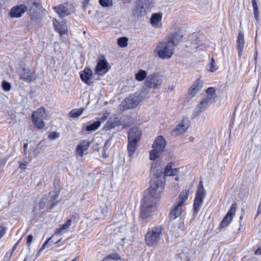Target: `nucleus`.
Instances as JSON below:
<instances>
[{"label":"nucleus","mask_w":261,"mask_h":261,"mask_svg":"<svg viewBox=\"0 0 261 261\" xmlns=\"http://www.w3.org/2000/svg\"><path fill=\"white\" fill-rule=\"evenodd\" d=\"M178 171V168H172L171 163L166 166L164 173L162 168L157 167L156 164H152L151 172L153 175L150 180L148 192L144 195L141 201L140 218L142 220L147 221L156 211L160 194L164 188L165 176H174Z\"/></svg>","instance_id":"obj_1"},{"label":"nucleus","mask_w":261,"mask_h":261,"mask_svg":"<svg viewBox=\"0 0 261 261\" xmlns=\"http://www.w3.org/2000/svg\"><path fill=\"white\" fill-rule=\"evenodd\" d=\"M57 197V195L55 196L54 198L42 197L33 208L32 213L34 218H40L47 212L49 209L53 208L56 204V202H55V200Z\"/></svg>","instance_id":"obj_2"},{"label":"nucleus","mask_w":261,"mask_h":261,"mask_svg":"<svg viewBox=\"0 0 261 261\" xmlns=\"http://www.w3.org/2000/svg\"><path fill=\"white\" fill-rule=\"evenodd\" d=\"M164 228L161 225L149 228L145 236V242L149 247H155L161 241Z\"/></svg>","instance_id":"obj_3"},{"label":"nucleus","mask_w":261,"mask_h":261,"mask_svg":"<svg viewBox=\"0 0 261 261\" xmlns=\"http://www.w3.org/2000/svg\"><path fill=\"white\" fill-rule=\"evenodd\" d=\"M154 4V0H137L133 13L138 17L144 16L150 11Z\"/></svg>","instance_id":"obj_4"},{"label":"nucleus","mask_w":261,"mask_h":261,"mask_svg":"<svg viewBox=\"0 0 261 261\" xmlns=\"http://www.w3.org/2000/svg\"><path fill=\"white\" fill-rule=\"evenodd\" d=\"M154 52L162 59H169L173 54V47L172 44L168 41L160 42L158 43Z\"/></svg>","instance_id":"obj_5"},{"label":"nucleus","mask_w":261,"mask_h":261,"mask_svg":"<svg viewBox=\"0 0 261 261\" xmlns=\"http://www.w3.org/2000/svg\"><path fill=\"white\" fill-rule=\"evenodd\" d=\"M166 143L164 137L158 136L154 141L152 145L153 150L150 151V159L155 160L159 157V155L164 150Z\"/></svg>","instance_id":"obj_6"},{"label":"nucleus","mask_w":261,"mask_h":261,"mask_svg":"<svg viewBox=\"0 0 261 261\" xmlns=\"http://www.w3.org/2000/svg\"><path fill=\"white\" fill-rule=\"evenodd\" d=\"M206 196L205 190L202 185V181H200L196 193V196L193 203L194 214H197L200 207L203 203V200Z\"/></svg>","instance_id":"obj_7"},{"label":"nucleus","mask_w":261,"mask_h":261,"mask_svg":"<svg viewBox=\"0 0 261 261\" xmlns=\"http://www.w3.org/2000/svg\"><path fill=\"white\" fill-rule=\"evenodd\" d=\"M46 117V114L44 108H40L33 113L32 118L33 124L38 129H41L45 126L43 119Z\"/></svg>","instance_id":"obj_8"},{"label":"nucleus","mask_w":261,"mask_h":261,"mask_svg":"<svg viewBox=\"0 0 261 261\" xmlns=\"http://www.w3.org/2000/svg\"><path fill=\"white\" fill-rule=\"evenodd\" d=\"M140 101L137 94L130 95L125 98L120 105V110L132 109L137 107Z\"/></svg>","instance_id":"obj_9"},{"label":"nucleus","mask_w":261,"mask_h":261,"mask_svg":"<svg viewBox=\"0 0 261 261\" xmlns=\"http://www.w3.org/2000/svg\"><path fill=\"white\" fill-rule=\"evenodd\" d=\"M41 7L40 0H35V1L33 2L29 12L32 20L34 21H37L40 19Z\"/></svg>","instance_id":"obj_10"},{"label":"nucleus","mask_w":261,"mask_h":261,"mask_svg":"<svg viewBox=\"0 0 261 261\" xmlns=\"http://www.w3.org/2000/svg\"><path fill=\"white\" fill-rule=\"evenodd\" d=\"M162 83V80L158 75L152 74L147 76L144 84L148 88L158 89Z\"/></svg>","instance_id":"obj_11"},{"label":"nucleus","mask_w":261,"mask_h":261,"mask_svg":"<svg viewBox=\"0 0 261 261\" xmlns=\"http://www.w3.org/2000/svg\"><path fill=\"white\" fill-rule=\"evenodd\" d=\"M122 125L123 127H128L132 125L131 123L128 124L122 123L119 118L118 115H114L112 116L105 125V128L109 130L115 128L116 126Z\"/></svg>","instance_id":"obj_12"},{"label":"nucleus","mask_w":261,"mask_h":261,"mask_svg":"<svg viewBox=\"0 0 261 261\" xmlns=\"http://www.w3.org/2000/svg\"><path fill=\"white\" fill-rule=\"evenodd\" d=\"M237 207V205L236 202L232 204L230 209L227 212L225 216L222 219V221L220 224V228L225 227L231 221L233 216L236 214Z\"/></svg>","instance_id":"obj_13"},{"label":"nucleus","mask_w":261,"mask_h":261,"mask_svg":"<svg viewBox=\"0 0 261 261\" xmlns=\"http://www.w3.org/2000/svg\"><path fill=\"white\" fill-rule=\"evenodd\" d=\"M54 9L61 17L69 15L73 11L72 5L68 3H65L59 6L55 7Z\"/></svg>","instance_id":"obj_14"},{"label":"nucleus","mask_w":261,"mask_h":261,"mask_svg":"<svg viewBox=\"0 0 261 261\" xmlns=\"http://www.w3.org/2000/svg\"><path fill=\"white\" fill-rule=\"evenodd\" d=\"M134 231V228H133L132 225L128 224L125 226H121L119 228L117 236H120V239L122 241L127 239V238L133 236Z\"/></svg>","instance_id":"obj_15"},{"label":"nucleus","mask_w":261,"mask_h":261,"mask_svg":"<svg viewBox=\"0 0 261 261\" xmlns=\"http://www.w3.org/2000/svg\"><path fill=\"white\" fill-rule=\"evenodd\" d=\"M213 102V98L206 97L195 107L194 110L195 115H199L208 107L210 104Z\"/></svg>","instance_id":"obj_16"},{"label":"nucleus","mask_w":261,"mask_h":261,"mask_svg":"<svg viewBox=\"0 0 261 261\" xmlns=\"http://www.w3.org/2000/svg\"><path fill=\"white\" fill-rule=\"evenodd\" d=\"M35 71L28 67H23L20 74V78L24 81L31 82L36 79Z\"/></svg>","instance_id":"obj_17"},{"label":"nucleus","mask_w":261,"mask_h":261,"mask_svg":"<svg viewBox=\"0 0 261 261\" xmlns=\"http://www.w3.org/2000/svg\"><path fill=\"white\" fill-rule=\"evenodd\" d=\"M28 8L24 5H20L13 7L10 11V16L11 17H20L27 11Z\"/></svg>","instance_id":"obj_18"},{"label":"nucleus","mask_w":261,"mask_h":261,"mask_svg":"<svg viewBox=\"0 0 261 261\" xmlns=\"http://www.w3.org/2000/svg\"><path fill=\"white\" fill-rule=\"evenodd\" d=\"M109 63L105 59L104 56L101 57V59H98L97 64L95 68V72L99 74L100 72L106 73L108 72L109 68H108Z\"/></svg>","instance_id":"obj_19"},{"label":"nucleus","mask_w":261,"mask_h":261,"mask_svg":"<svg viewBox=\"0 0 261 261\" xmlns=\"http://www.w3.org/2000/svg\"><path fill=\"white\" fill-rule=\"evenodd\" d=\"M141 131L139 128H132L128 134V141L138 143L141 138Z\"/></svg>","instance_id":"obj_20"},{"label":"nucleus","mask_w":261,"mask_h":261,"mask_svg":"<svg viewBox=\"0 0 261 261\" xmlns=\"http://www.w3.org/2000/svg\"><path fill=\"white\" fill-rule=\"evenodd\" d=\"M203 82L200 79H198L190 87L188 93L191 97H194L202 88Z\"/></svg>","instance_id":"obj_21"},{"label":"nucleus","mask_w":261,"mask_h":261,"mask_svg":"<svg viewBox=\"0 0 261 261\" xmlns=\"http://www.w3.org/2000/svg\"><path fill=\"white\" fill-rule=\"evenodd\" d=\"M188 127V121H187L186 122L185 120H184L180 123L177 125L176 127L172 130V133L173 135H178L180 134L186 132Z\"/></svg>","instance_id":"obj_22"},{"label":"nucleus","mask_w":261,"mask_h":261,"mask_svg":"<svg viewBox=\"0 0 261 261\" xmlns=\"http://www.w3.org/2000/svg\"><path fill=\"white\" fill-rule=\"evenodd\" d=\"M244 36V33L242 31H240L237 41V48L238 52V56L240 58L242 57V51L245 43Z\"/></svg>","instance_id":"obj_23"},{"label":"nucleus","mask_w":261,"mask_h":261,"mask_svg":"<svg viewBox=\"0 0 261 261\" xmlns=\"http://www.w3.org/2000/svg\"><path fill=\"white\" fill-rule=\"evenodd\" d=\"M183 34L181 31L178 30L174 33L171 38L169 39L167 41L169 43L172 44V46L173 47L174 46L177 45L180 41L181 40Z\"/></svg>","instance_id":"obj_24"},{"label":"nucleus","mask_w":261,"mask_h":261,"mask_svg":"<svg viewBox=\"0 0 261 261\" xmlns=\"http://www.w3.org/2000/svg\"><path fill=\"white\" fill-rule=\"evenodd\" d=\"M90 142L87 140L81 142L76 147V152L81 156H83V153L88 149Z\"/></svg>","instance_id":"obj_25"},{"label":"nucleus","mask_w":261,"mask_h":261,"mask_svg":"<svg viewBox=\"0 0 261 261\" xmlns=\"http://www.w3.org/2000/svg\"><path fill=\"white\" fill-rule=\"evenodd\" d=\"M92 70L90 68H86L80 73L81 79L85 84L90 85L91 83L89 80L92 76Z\"/></svg>","instance_id":"obj_26"},{"label":"nucleus","mask_w":261,"mask_h":261,"mask_svg":"<svg viewBox=\"0 0 261 261\" xmlns=\"http://www.w3.org/2000/svg\"><path fill=\"white\" fill-rule=\"evenodd\" d=\"M182 205H179V203L176 202L173 209L170 212L169 214L170 217L171 219H175L179 217L182 212Z\"/></svg>","instance_id":"obj_27"},{"label":"nucleus","mask_w":261,"mask_h":261,"mask_svg":"<svg viewBox=\"0 0 261 261\" xmlns=\"http://www.w3.org/2000/svg\"><path fill=\"white\" fill-rule=\"evenodd\" d=\"M162 14L159 13L153 14L150 18V23L154 27H156L162 19Z\"/></svg>","instance_id":"obj_28"},{"label":"nucleus","mask_w":261,"mask_h":261,"mask_svg":"<svg viewBox=\"0 0 261 261\" xmlns=\"http://www.w3.org/2000/svg\"><path fill=\"white\" fill-rule=\"evenodd\" d=\"M188 196L189 191L187 190L182 191L176 199V202L179 203V205H182L188 199Z\"/></svg>","instance_id":"obj_29"},{"label":"nucleus","mask_w":261,"mask_h":261,"mask_svg":"<svg viewBox=\"0 0 261 261\" xmlns=\"http://www.w3.org/2000/svg\"><path fill=\"white\" fill-rule=\"evenodd\" d=\"M137 143L128 141L127 149L128 154L129 157L132 156V155L134 154L137 148Z\"/></svg>","instance_id":"obj_30"},{"label":"nucleus","mask_w":261,"mask_h":261,"mask_svg":"<svg viewBox=\"0 0 261 261\" xmlns=\"http://www.w3.org/2000/svg\"><path fill=\"white\" fill-rule=\"evenodd\" d=\"M251 3L253 8V14L254 18L256 21L258 22L259 19V11L257 3L256 0H251Z\"/></svg>","instance_id":"obj_31"},{"label":"nucleus","mask_w":261,"mask_h":261,"mask_svg":"<svg viewBox=\"0 0 261 261\" xmlns=\"http://www.w3.org/2000/svg\"><path fill=\"white\" fill-rule=\"evenodd\" d=\"M111 140H112V138H110L106 142L105 145L103 147L102 155V156L105 159L107 158L109 155V154L107 152V151L111 145V144H112Z\"/></svg>","instance_id":"obj_32"},{"label":"nucleus","mask_w":261,"mask_h":261,"mask_svg":"<svg viewBox=\"0 0 261 261\" xmlns=\"http://www.w3.org/2000/svg\"><path fill=\"white\" fill-rule=\"evenodd\" d=\"M71 225V219H68L66 222L63 224L58 230L57 232L59 234H62L68 230V229Z\"/></svg>","instance_id":"obj_33"},{"label":"nucleus","mask_w":261,"mask_h":261,"mask_svg":"<svg viewBox=\"0 0 261 261\" xmlns=\"http://www.w3.org/2000/svg\"><path fill=\"white\" fill-rule=\"evenodd\" d=\"M58 241H54L53 240V237H50L47 240H46L43 245L41 246V248L39 250V253L42 250L46 248H48L50 246H52L53 244H55L57 243Z\"/></svg>","instance_id":"obj_34"},{"label":"nucleus","mask_w":261,"mask_h":261,"mask_svg":"<svg viewBox=\"0 0 261 261\" xmlns=\"http://www.w3.org/2000/svg\"><path fill=\"white\" fill-rule=\"evenodd\" d=\"M147 72L144 70H139L135 75V79L137 81L141 82L147 77Z\"/></svg>","instance_id":"obj_35"},{"label":"nucleus","mask_w":261,"mask_h":261,"mask_svg":"<svg viewBox=\"0 0 261 261\" xmlns=\"http://www.w3.org/2000/svg\"><path fill=\"white\" fill-rule=\"evenodd\" d=\"M101 124V122L99 121H96L93 123L87 125L86 127V130L87 132H93L97 129Z\"/></svg>","instance_id":"obj_36"},{"label":"nucleus","mask_w":261,"mask_h":261,"mask_svg":"<svg viewBox=\"0 0 261 261\" xmlns=\"http://www.w3.org/2000/svg\"><path fill=\"white\" fill-rule=\"evenodd\" d=\"M84 109L82 108L78 109H73L70 112V115L72 118H77L79 117L83 112Z\"/></svg>","instance_id":"obj_37"},{"label":"nucleus","mask_w":261,"mask_h":261,"mask_svg":"<svg viewBox=\"0 0 261 261\" xmlns=\"http://www.w3.org/2000/svg\"><path fill=\"white\" fill-rule=\"evenodd\" d=\"M128 38L125 37L119 38L117 40L118 45L121 47H125L127 45Z\"/></svg>","instance_id":"obj_38"},{"label":"nucleus","mask_w":261,"mask_h":261,"mask_svg":"<svg viewBox=\"0 0 261 261\" xmlns=\"http://www.w3.org/2000/svg\"><path fill=\"white\" fill-rule=\"evenodd\" d=\"M55 29L60 34H65L67 31V26L65 24H59L58 25H55Z\"/></svg>","instance_id":"obj_39"},{"label":"nucleus","mask_w":261,"mask_h":261,"mask_svg":"<svg viewBox=\"0 0 261 261\" xmlns=\"http://www.w3.org/2000/svg\"><path fill=\"white\" fill-rule=\"evenodd\" d=\"M104 259L107 260H118L120 259V257L118 253L114 252L107 255Z\"/></svg>","instance_id":"obj_40"},{"label":"nucleus","mask_w":261,"mask_h":261,"mask_svg":"<svg viewBox=\"0 0 261 261\" xmlns=\"http://www.w3.org/2000/svg\"><path fill=\"white\" fill-rule=\"evenodd\" d=\"M206 92L207 94L206 97H211L213 98V102L215 99V89L213 87H209L206 91Z\"/></svg>","instance_id":"obj_41"},{"label":"nucleus","mask_w":261,"mask_h":261,"mask_svg":"<svg viewBox=\"0 0 261 261\" xmlns=\"http://www.w3.org/2000/svg\"><path fill=\"white\" fill-rule=\"evenodd\" d=\"M99 3L103 7H109L113 6L112 0H99Z\"/></svg>","instance_id":"obj_42"},{"label":"nucleus","mask_w":261,"mask_h":261,"mask_svg":"<svg viewBox=\"0 0 261 261\" xmlns=\"http://www.w3.org/2000/svg\"><path fill=\"white\" fill-rule=\"evenodd\" d=\"M95 212L97 213V214L94 215L96 219L105 216L104 212L100 207L97 208Z\"/></svg>","instance_id":"obj_43"},{"label":"nucleus","mask_w":261,"mask_h":261,"mask_svg":"<svg viewBox=\"0 0 261 261\" xmlns=\"http://www.w3.org/2000/svg\"><path fill=\"white\" fill-rule=\"evenodd\" d=\"M2 86L5 91H9L11 89V85L10 83L4 81L2 83Z\"/></svg>","instance_id":"obj_44"},{"label":"nucleus","mask_w":261,"mask_h":261,"mask_svg":"<svg viewBox=\"0 0 261 261\" xmlns=\"http://www.w3.org/2000/svg\"><path fill=\"white\" fill-rule=\"evenodd\" d=\"M210 68L209 70L211 72H214L217 69V67L215 63V61L213 58H212L211 61L210 65Z\"/></svg>","instance_id":"obj_45"},{"label":"nucleus","mask_w":261,"mask_h":261,"mask_svg":"<svg viewBox=\"0 0 261 261\" xmlns=\"http://www.w3.org/2000/svg\"><path fill=\"white\" fill-rule=\"evenodd\" d=\"M59 137V134L57 132H52L48 135V138L51 140H55Z\"/></svg>","instance_id":"obj_46"},{"label":"nucleus","mask_w":261,"mask_h":261,"mask_svg":"<svg viewBox=\"0 0 261 261\" xmlns=\"http://www.w3.org/2000/svg\"><path fill=\"white\" fill-rule=\"evenodd\" d=\"M7 228L3 226H0V239H1L6 232Z\"/></svg>","instance_id":"obj_47"},{"label":"nucleus","mask_w":261,"mask_h":261,"mask_svg":"<svg viewBox=\"0 0 261 261\" xmlns=\"http://www.w3.org/2000/svg\"><path fill=\"white\" fill-rule=\"evenodd\" d=\"M13 253H12V252H7L4 257V260L5 261H10L12 255H13Z\"/></svg>","instance_id":"obj_48"},{"label":"nucleus","mask_w":261,"mask_h":261,"mask_svg":"<svg viewBox=\"0 0 261 261\" xmlns=\"http://www.w3.org/2000/svg\"><path fill=\"white\" fill-rule=\"evenodd\" d=\"M33 236L32 234H29L27 237V244L28 245H30L31 243L32 242L33 240Z\"/></svg>","instance_id":"obj_49"},{"label":"nucleus","mask_w":261,"mask_h":261,"mask_svg":"<svg viewBox=\"0 0 261 261\" xmlns=\"http://www.w3.org/2000/svg\"><path fill=\"white\" fill-rule=\"evenodd\" d=\"M90 0H83L82 3L83 5V8L85 9L88 6Z\"/></svg>","instance_id":"obj_50"},{"label":"nucleus","mask_w":261,"mask_h":261,"mask_svg":"<svg viewBox=\"0 0 261 261\" xmlns=\"http://www.w3.org/2000/svg\"><path fill=\"white\" fill-rule=\"evenodd\" d=\"M27 165H28V163L27 162H23L20 164L19 168L24 169H25V167L27 166Z\"/></svg>","instance_id":"obj_51"},{"label":"nucleus","mask_w":261,"mask_h":261,"mask_svg":"<svg viewBox=\"0 0 261 261\" xmlns=\"http://www.w3.org/2000/svg\"><path fill=\"white\" fill-rule=\"evenodd\" d=\"M261 213V200L259 202V204L258 206L257 211V215H259Z\"/></svg>","instance_id":"obj_52"},{"label":"nucleus","mask_w":261,"mask_h":261,"mask_svg":"<svg viewBox=\"0 0 261 261\" xmlns=\"http://www.w3.org/2000/svg\"><path fill=\"white\" fill-rule=\"evenodd\" d=\"M254 254H256V255H260V254H261V247L260 248H258V249H257L255 251Z\"/></svg>","instance_id":"obj_53"},{"label":"nucleus","mask_w":261,"mask_h":261,"mask_svg":"<svg viewBox=\"0 0 261 261\" xmlns=\"http://www.w3.org/2000/svg\"><path fill=\"white\" fill-rule=\"evenodd\" d=\"M27 147H28V144L25 143L23 145V149H24V153L25 154H26V152H27Z\"/></svg>","instance_id":"obj_54"},{"label":"nucleus","mask_w":261,"mask_h":261,"mask_svg":"<svg viewBox=\"0 0 261 261\" xmlns=\"http://www.w3.org/2000/svg\"><path fill=\"white\" fill-rule=\"evenodd\" d=\"M107 118H108V116L106 115H103L102 116V117H101V120L102 121H105L106 119H107Z\"/></svg>","instance_id":"obj_55"},{"label":"nucleus","mask_w":261,"mask_h":261,"mask_svg":"<svg viewBox=\"0 0 261 261\" xmlns=\"http://www.w3.org/2000/svg\"><path fill=\"white\" fill-rule=\"evenodd\" d=\"M17 247V244H15L14 246H13L11 252H12V253H14V251L15 250L16 248Z\"/></svg>","instance_id":"obj_56"},{"label":"nucleus","mask_w":261,"mask_h":261,"mask_svg":"<svg viewBox=\"0 0 261 261\" xmlns=\"http://www.w3.org/2000/svg\"><path fill=\"white\" fill-rule=\"evenodd\" d=\"M256 58H257V54H256V55L254 57V60H255V63H256V60H257Z\"/></svg>","instance_id":"obj_57"},{"label":"nucleus","mask_w":261,"mask_h":261,"mask_svg":"<svg viewBox=\"0 0 261 261\" xmlns=\"http://www.w3.org/2000/svg\"><path fill=\"white\" fill-rule=\"evenodd\" d=\"M1 164H3V163L5 164L6 161L4 160H3V161H1Z\"/></svg>","instance_id":"obj_58"},{"label":"nucleus","mask_w":261,"mask_h":261,"mask_svg":"<svg viewBox=\"0 0 261 261\" xmlns=\"http://www.w3.org/2000/svg\"><path fill=\"white\" fill-rule=\"evenodd\" d=\"M20 240H21V239H19V240L17 241V242L15 244H17V245L19 244V243H20Z\"/></svg>","instance_id":"obj_59"},{"label":"nucleus","mask_w":261,"mask_h":261,"mask_svg":"<svg viewBox=\"0 0 261 261\" xmlns=\"http://www.w3.org/2000/svg\"><path fill=\"white\" fill-rule=\"evenodd\" d=\"M189 139H190V140L191 141H192L193 140V139H193V137H190V138H189Z\"/></svg>","instance_id":"obj_60"},{"label":"nucleus","mask_w":261,"mask_h":261,"mask_svg":"<svg viewBox=\"0 0 261 261\" xmlns=\"http://www.w3.org/2000/svg\"><path fill=\"white\" fill-rule=\"evenodd\" d=\"M175 179V180L178 181L179 180V177H176Z\"/></svg>","instance_id":"obj_61"},{"label":"nucleus","mask_w":261,"mask_h":261,"mask_svg":"<svg viewBox=\"0 0 261 261\" xmlns=\"http://www.w3.org/2000/svg\"><path fill=\"white\" fill-rule=\"evenodd\" d=\"M72 261H77V259H76V258H74V259H73L72 260Z\"/></svg>","instance_id":"obj_62"},{"label":"nucleus","mask_w":261,"mask_h":261,"mask_svg":"<svg viewBox=\"0 0 261 261\" xmlns=\"http://www.w3.org/2000/svg\"><path fill=\"white\" fill-rule=\"evenodd\" d=\"M173 89V86H172V87H169V90L170 89V90L171 91Z\"/></svg>","instance_id":"obj_63"},{"label":"nucleus","mask_w":261,"mask_h":261,"mask_svg":"<svg viewBox=\"0 0 261 261\" xmlns=\"http://www.w3.org/2000/svg\"><path fill=\"white\" fill-rule=\"evenodd\" d=\"M27 259H28L27 257H25V258H24V259L23 260V261H27Z\"/></svg>","instance_id":"obj_64"}]
</instances>
